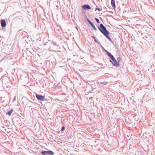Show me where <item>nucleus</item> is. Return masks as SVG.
<instances>
[{"label": "nucleus", "mask_w": 155, "mask_h": 155, "mask_svg": "<svg viewBox=\"0 0 155 155\" xmlns=\"http://www.w3.org/2000/svg\"><path fill=\"white\" fill-rule=\"evenodd\" d=\"M76 28L77 29V30H78V28H77V27H76Z\"/></svg>", "instance_id": "28"}, {"label": "nucleus", "mask_w": 155, "mask_h": 155, "mask_svg": "<svg viewBox=\"0 0 155 155\" xmlns=\"http://www.w3.org/2000/svg\"><path fill=\"white\" fill-rule=\"evenodd\" d=\"M16 118H18L17 117H16L15 118H12V121H14V119H16Z\"/></svg>", "instance_id": "23"}, {"label": "nucleus", "mask_w": 155, "mask_h": 155, "mask_svg": "<svg viewBox=\"0 0 155 155\" xmlns=\"http://www.w3.org/2000/svg\"><path fill=\"white\" fill-rule=\"evenodd\" d=\"M1 24L2 27H5L6 26V23L5 21L4 20L1 21Z\"/></svg>", "instance_id": "7"}, {"label": "nucleus", "mask_w": 155, "mask_h": 155, "mask_svg": "<svg viewBox=\"0 0 155 155\" xmlns=\"http://www.w3.org/2000/svg\"><path fill=\"white\" fill-rule=\"evenodd\" d=\"M95 20L96 21H97V23H100V21L98 18H95Z\"/></svg>", "instance_id": "17"}, {"label": "nucleus", "mask_w": 155, "mask_h": 155, "mask_svg": "<svg viewBox=\"0 0 155 155\" xmlns=\"http://www.w3.org/2000/svg\"><path fill=\"white\" fill-rule=\"evenodd\" d=\"M97 28L110 41H112V40L109 35V32L107 30L106 27L102 24H100V27L97 26Z\"/></svg>", "instance_id": "1"}, {"label": "nucleus", "mask_w": 155, "mask_h": 155, "mask_svg": "<svg viewBox=\"0 0 155 155\" xmlns=\"http://www.w3.org/2000/svg\"><path fill=\"white\" fill-rule=\"evenodd\" d=\"M65 127L64 126H63L62 127L61 130V131H63L65 130Z\"/></svg>", "instance_id": "14"}, {"label": "nucleus", "mask_w": 155, "mask_h": 155, "mask_svg": "<svg viewBox=\"0 0 155 155\" xmlns=\"http://www.w3.org/2000/svg\"><path fill=\"white\" fill-rule=\"evenodd\" d=\"M82 8L85 10H87L91 9V6L87 4L83 5L82 6Z\"/></svg>", "instance_id": "5"}, {"label": "nucleus", "mask_w": 155, "mask_h": 155, "mask_svg": "<svg viewBox=\"0 0 155 155\" xmlns=\"http://www.w3.org/2000/svg\"><path fill=\"white\" fill-rule=\"evenodd\" d=\"M11 78L12 79L11 80V79H10V82H12V81H14V79H16L15 76L13 75V74H11Z\"/></svg>", "instance_id": "10"}, {"label": "nucleus", "mask_w": 155, "mask_h": 155, "mask_svg": "<svg viewBox=\"0 0 155 155\" xmlns=\"http://www.w3.org/2000/svg\"><path fill=\"white\" fill-rule=\"evenodd\" d=\"M130 10L132 12L134 11V8L132 7H131L130 8Z\"/></svg>", "instance_id": "19"}, {"label": "nucleus", "mask_w": 155, "mask_h": 155, "mask_svg": "<svg viewBox=\"0 0 155 155\" xmlns=\"http://www.w3.org/2000/svg\"><path fill=\"white\" fill-rule=\"evenodd\" d=\"M41 153L43 155H53L54 154L53 151L49 150L48 151H42Z\"/></svg>", "instance_id": "3"}, {"label": "nucleus", "mask_w": 155, "mask_h": 155, "mask_svg": "<svg viewBox=\"0 0 155 155\" xmlns=\"http://www.w3.org/2000/svg\"><path fill=\"white\" fill-rule=\"evenodd\" d=\"M91 87L92 91H93L94 89H95L97 88V86L95 84H91Z\"/></svg>", "instance_id": "9"}, {"label": "nucleus", "mask_w": 155, "mask_h": 155, "mask_svg": "<svg viewBox=\"0 0 155 155\" xmlns=\"http://www.w3.org/2000/svg\"><path fill=\"white\" fill-rule=\"evenodd\" d=\"M104 51L106 52V53L108 55V56L109 57L110 59H111L112 58H113L114 57L112 54L110 52H109L107 51L106 50L104 49Z\"/></svg>", "instance_id": "6"}, {"label": "nucleus", "mask_w": 155, "mask_h": 155, "mask_svg": "<svg viewBox=\"0 0 155 155\" xmlns=\"http://www.w3.org/2000/svg\"><path fill=\"white\" fill-rule=\"evenodd\" d=\"M94 39L95 42L97 43H98V44L100 43L99 42L97 41V40L96 38L95 39Z\"/></svg>", "instance_id": "20"}, {"label": "nucleus", "mask_w": 155, "mask_h": 155, "mask_svg": "<svg viewBox=\"0 0 155 155\" xmlns=\"http://www.w3.org/2000/svg\"><path fill=\"white\" fill-rule=\"evenodd\" d=\"M111 5L114 8H115L116 5L114 0H111Z\"/></svg>", "instance_id": "8"}, {"label": "nucleus", "mask_w": 155, "mask_h": 155, "mask_svg": "<svg viewBox=\"0 0 155 155\" xmlns=\"http://www.w3.org/2000/svg\"><path fill=\"white\" fill-rule=\"evenodd\" d=\"M110 59L109 61L112 63L113 65L115 67H117L119 66V63L117 62L114 57Z\"/></svg>", "instance_id": "2"}, {"label": "nucleus", "mask_w": 155, "mask_h": 155, "mask_svg": "<svg viewBox=\"0 0 155 155\" xmlns=\"http://www.w3.org/2000/svg\"><path fill=\"white\" fill-rule=\"evenodd\" d=\"M107 82L106 81H104L103 82H100L99 84H103L104 85H106L107 84Z\"/></svg>", "instance_id": "12"}, {"label": "nucleus", "mask_w": 155, "mask_h": 155, "mask_svg": "<svg viewBox=\"0 0 155 155\" xmlns=\"http://www.w3.org/2000/svg\"><path fill=\"white\" fill-rule=\"evenodd\" d=\"M13 58H10V59H13Z\"/></svg>", "instance_id": "29"}, {"label": "nucleus", "mask_w": 155, "mask_h": 155, "mask_svg": "<svg viewBox=\"0 0 155 155\" xmlns=\"http://www.w3.org/2000/svg\"><path fill=\"white\" fill-rule=\"evenodd\" d=\"M87 22H88V23L91 26L92 25H93L94 24L88 18L87 19Z\"/></svg>", "instance_id": "11"}, {"label": "nucleus", "mask_w": 155, "mask_h": 155, "mask_svg": "<svg viewBox=\"0 0 155 155\" xmlns=\"http://www.w3.org/2000/svg\"><path fill=\"white\" fill-rule=\"evenodd\" d=\"M36 97L37 99L38 100L43 101L46 100V99H45L44 96L40 94H36Z\"/></svg>", "instance_id": "4"}, {"label": "nucleus", "mask_w": 155, "mask_h": 155, "mask_svg": "<svg viewBox=\"0 0 155 155\" xmlns=\"http://www.w3.org/2000/svg\"><path fill=\"white\" fill-rule=\"evenodd\" d=\"M91 37H92V38H93L94 39L96 38H95V37L94 36H92Z\"/></svg>", "instance_id": "26"}, {"label": "nucleus", "mask_w": 155, "mask_h": 155, "mask_svg": "<svg viewBox=\"0 0 155 155\" xmlns=\"http://www.w3.org/2000/svg\"><path fill=\"white\" fill-rule=\"evenodd\" d=\"M7 114L9 115H10V112H8L7 113Z\"/></svg>", "instance_id": "27"}, {"label": "nucleus", "mask_w": 155, "mask_h": 155, "mask_svg": "<svg viewBox=\"0 0 155 155\" xmlns=\"http://www.w3.org/2000/svg\"><path fill=\"white\" fill-rule=\"evenodd\" d=\"M99 18L101 19V20L102 21H103V19H102V18H101V17H100Z\"/></svg>", "instance_id": "24"}, {"label": "nucleus", "mask_w": 155, "mask_h": 155, "mask_svg": "<svg viewBox=\"0 0 155 155\" xmlns=\"http://www.w3.org/2000/svg\"><path fill=\"white\" fill-rule=\"evenodd\" d=\"M91 26L93 28V29L95 31H97V29L96 28V27H95V26L94 24H93L92 26Z\"/></svg>", "instance_id": "13"}, {"label": "nucleus", "mask_w": 155, "mask_h": 155, "mask_svg": "<svg viewBox=\"0 0 155 155\" xmlns=\"http://www.w3.org/2000/svg\"><path fill=\"white\" fill-rule=\"evenodd\" d=\"M51 43L54 45H57V44L56 43V42L53 41H52Z\"/></svg>", "instance_id": "18"}, {"label": "nucleus", "mask_w": 155, "mask_h": 155, "mask_svg": "<svg viewBox=\"0 0 155 155\" xmlns=\"http://www.w3.org/2000/svg\"><path fill=\"white\" fill-rule=\"evenodd\" d=\"M93 97H89V100H90L91 99H92Z\"/></svg>", "instance_id": "25"}, {"label": "nucleus", "mask_w": 155, "mask_h": 155, "mask_svg": "<svg viewBox=\"0 0 155 155\" xmlns=\"http://www.w3.org/2000/svg\"><path fill=\"white\" fill-rule=\"evenodd\" d=\"M121 60V58L120 57H118L117 59V61L119 63V62Z\"/></svg>", "instance_id": "15"}, {"label": "nucleus", "mask_w": 155, "mask_h": 155, "mask_svg": "<svg viewBox=\"0 0 155 155\" xmlns=\"http://www.w3.org/2000/svg\"><path fill=\"white\" fill-rule=\"evenodd\" d=\"M13 111V109H10V115H11Z\"/></svg>", "instance_id": "21"}, {"label": "nucleus", "mask_w": 155, "mask_h": 155, "mask_svg": "<svg viewBox=\"0 0 155 155\" xmlns=\"http://www.w3.org/2000/svg\"><path fill=\"white\" fill-rule=\"evenodd\" d=\"M15 100H16V96H15L14 97V98L12 100V102H14L15 101Z\"/></svg>", "instance_id": "22"}, {"label": "nucleus", "mask_w": 155, "mask_h": 155, "mask_svg": "<svg viewBox=\"0 0 155 155\" xmlns=\"http://www.w3.org/2000/svg\"><path fill=\"white\" fill-rule=\"evenodd\" d=\"M97 10H98L99 11H101V10L97 6H96V8H95V11H96Z\"/></svg>", "instance_id": "16"}]
</instances>
